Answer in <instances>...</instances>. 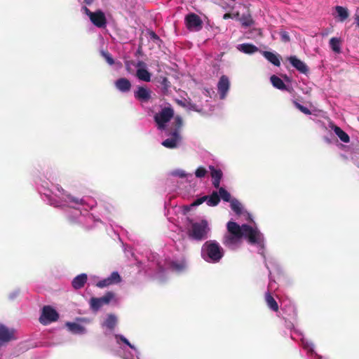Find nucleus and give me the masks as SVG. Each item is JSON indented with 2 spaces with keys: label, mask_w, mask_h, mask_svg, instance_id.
<instances>
[{
  "label": "nucleus",
  "mask_w": 359,
  "mask_h": 359,
  "mask_svg": "<svg viewBox=\"0 0 359 359\" xmlns=\"http://www.w3.org/2000/svg\"><path fill=\"white\" fill-rule=\"evenodd\" d=\"M226 228L228 234L224 236L222 241L225 246L232 247L236 245L243 237L247 238L250 244H259L262 241L260 232L248 224L240 226L235 222L229 221Z\"/></svg>",
  "instance_id": "obj_1"
},
{
  "label": "nucleus",
  "mask_w": 359,
  "mask_h": 359,
  "mask_svg": "<svg viewBox=\"0 0 359 359\" xmlns=\"http://www.w3.org/2000/svg\"><path fill=\"white\" fill-rule=\"evenodd\" d=\"M224 255V249L215 240L207 241L202 245L201 257L207 262L218 263Z\"/></svg>",
  "instance_id": "obj_2"
},
{
  "label": "nucleus",
  "mask_w": 359,
  "mask_h": 359,
  "mask_svg": "<svg viewBox=\"0 0 359 359\" xmlns=\"http://www.w3.org/2000/svg\"><path fill=\"white\" fill-rule=\"evenodd\" d=\"M210 230L208 221L203 219L199 222H192L187 235L193 240L202 241L208 238Z\"/></svg>",
  "instance_id": "obj_3"
},
{
  "label": "nucleus",
  "mask_w": 359,
  "mask_h": 359,
  "mask_svg": "<svg viewBox=\"0 0 359 359\" xmlns=\"http://www.w3.org/2000/svg\"><path fill=\"white\" fill-rule=\"evenodd\" d=\"M83 13L88 16L90 22L98 28H104L106 27L107 21L104 13L101 10H97L92 12L86 6L83 7Z\"/></svg>",
  "instance_id": "obj_4"
},
{
  "label": "nucleus",
  "mask_w": 359,
  "mask_h": 359,
  "mask_svg": "<svg viewBox=\"0 0 359 359\" xmlns=\"http://www.w3.org/2000/svg\"><path fill=\"white\" fill-rule=\"evenodd\" d=\"M114 298L115 294L111 291L107 292L101 297H91L89 302L90 308L93 311L97 312L103 306L108 305Z\"/></svg>",
  "instance_id": "obj_5"
},
{
  "label": "nucleus",
  "mask_w": 359,
  "mask_h": 359,
  "mask_svg": "<svg viewBox=\"0 0 359 359\" xmlns=\"http://www.w3.org/2000/svg\"><path fill=\"white\" fill-rule=\"evenodd\" d=\"M174 116V110L170 107H164L154 116V121L158 126V128L163 130L165 128V124L170 121Z\"/></svg>",
  "instance_id": "obj_6"
},
{
  "label": "nucleus",
  "mask_w": 359,
  "mask_h": 359,
  "mask_svg": "<svg viewBox=\"0 0 359 359\" xmlns=\"http://www.w3.org/2000/svg\"><path fill=\"white\" fill-rule=\"evenodd\" d=\"M186 27L191 32H198L203 28L201 18L194 13H188L184 18Z\"/></svg>",
  "instance_id": "obj_7"
},
{
  "label": "nucleus",
  "mask_w": 359,
  "mask_h": 359,
  "mask_svg": "<svg viewBox=\"0 0 359 359\" xmlns=\"http://www.w3.org/2000/svg\"><path fill=\"white\" fill-rule=\"evenodd\" d=\"M59 318L57 312L50 306H44L42 309L39 321L43 325H48L52 322H55Z\"/></svg>",
  "instance_id": "obj_8"
},
{
  "label": "nucleus",
  "mask_w": 359,
  "mask_h": 359,
  "mask_svg": "<svg viewBox=\"0 0 359 359\" xmlns=\"http://www.w3.org/2000/svg\"><path fill=\"white\" fill-rule=\"evenodd\" d=\"M229 88L230 82L228 76L222 75L217 83V90L219 94L220 99L223 100L226 97Z\"/></svg>",
  "instance_id": "obj_9"
},
{
  "label": "nucleus",
  "mask_w": 359,
  "mask_h": 359,
  "mask_svg": "<svg viewBox=\"0 0 359 359\" xmlns=\"http://www.w3.org/2000/svg\"><path fill=\"white\" fill-rule=\"evenodd\" d=\"M135 97L142 102H147L151 98V90L144 86H139L134 93Z\"/></svg>",
  "instance_id": "obj_10"
},
{
  "label": "nucleus",
  "mask_w": 359,
  "mask_h": 359,
  "mask_svg": "<svg viewBox=\"0 0 359 359\" xmlns=\"http://www.w3.org/2000/svg\"><path fill=\"white\" fill-rule=\"evenodd\" d=\"M172 137L170 138H168L163 141L162 145L168 149H175L178 146V143L181 140V136L180 135V132L177 130H174L172 134Z\"/></svg>",
  "instance_id": "obj_11"
},
{
  "label": "nucleus",
  "mask_w": 359,
  "mask_h": 359,
  "mask_svg": "<svg viewBox=\"0 0 359 359\" xmlns=\"http://www.w3.org/2000/svg\"><path fill=\"white\" fill-rule=\"evenodd\" d=\"M290 64L300 73L307 74L309 69L308 66L302 60L298 59L295 55L290 56L287 58Z\"/></svg>",
  "instance_id": "obj_12"
},
{
  "label": "nucleus",
  "mask_w": 359,
  "mask_h": 359,
  "mask_svg": "<svg viewBox=\"0 0 359 359\" xmlns=\"http://www.w3.org/2000/svg\"><path fill=\"white\" fill-rule=\"evenodd\" d=\"M14 330L8 329L4 325L0 323V341L8 342L14 339Z\"/></svg>",
  "instance_id": "obj_13"
},
{
  "label": "nucleus",
  "mask_w": 359,
  "mask_h": 359,
  "mask_svg": "<svg viewBox=\"0 0 359 359\" xmlns=\"http://www.w3.org/2000/svg\"><path fill=\"white\" fill-rule=\"evenodd\" d=\"M145 64L140 61L137 64L138 69L136 72V76L141 81L149 82L151 81V74L144 68Z\"/></svg>",
  "instance_id": "obj_14"
},
{
  "label": "nucleus",
  "mask_w": 359,
  "mask_h": 359,
  "mask_svg": "<svg viewBox=\"0 0 359 359\" xmlns=\"http://www.w3.org/2000/svg\"><path fill=\"white\" fill-rule=\"evenodd\" d=\"M210 175L212 178V185L216 189L219 188L223 173L220 169H216L214 166L210 165Z\"/></svg>",
  "instance_id": "obj_15"
},
{
  "label": "nucleus",
  "mask_w": 359,
  "mask_h": 359,
  "mask_svg": "<svg viewBox=\"0 0 359 359\" xmlns=\"http://www.w3.org/2000/svg\"><path fill=\"white\" fill-rule=\"evenodd\" d=\"M116 88L122 93H126L131 89V83L126 78H120L115 81Z\"/></svg>",
  "instance_id": "obj_16"
},
{
  "label": "nucleus",
  "mask_w": 359,
  "mask_h": 359,
  "mask_svg": "<svg viewBox=\"0 0 359 359\" xmlns=\"http://www.w3.org/2000/svg\"><path fill=\"white\" fill-rule=\"evenodd\" d=\"M87 280L88 277L86 273L79 274L73 279L72 285L76 290L81 289L85 285Z\"/></svg>",
  "instance_id": "obj_17"
},
{
  "label": "nucleus",
  "mask_w": 359,
  "mask_h": 359,
  "mask_svg": "<svg viewBox=\"0 0 359 359\" xmlns=\"http://www.w3.org/2000/svg\"><path fill=\"white\" fill-rule=\"evenodd\" d=\"M117 324V318L114 314H109L104 321L102 326L106 327L109 330H113Z\"/></svg>",
  "instance_id": "obj_18"
},
{
  "label": "nucleus",
  "mask_w": 359,
  "mask_h": 359,
  "mask_svg": "<svg viewBox=\"0 0 359 359\" xmlns=\"http://www.w3.org/2000/svg\"><path fill=\"white\" fill-rule=\"evenodd\" d=\"M263 55L268 61H269L273 65L276 67H279L280 65L279 56L274 54L273 53L270 51H264Z\"/></svg>",
  "instance_id": "obj_19"
},
{
  "label": "nucleus",
  "mask_w": 359,
  "mask_h": 359,
  "mask_svg": "<svg viewBox=\"0 0 359 359\" xmlns=\"http://www.w3.org/2000/svg\"><path fill=\"white\" fill-rule=\"evenodd\" d=\"M265 301L269 309L272 311L277 312L278 311V305L275 299L272 297L270 292H267L265 294Z\"/></svg>",
  "instance_id": "obj_20"
},
{
  "label": "nucleus",
  "mask_w": 359,
  "mask_h": 359,
  "mask_svg": "<svg viewBox=\"0 0 359 359\" xmlns=\"http://www.w3.org/2000/svg\"><path fill=\"white\" fill-rule=\"evenodd\" d=\"M66 326L69 330L74 334H83L85 332V327L76 323H67Z\"/></svg>",
  "instance_id": "obj_21"
},
{
  "label": "nucleus",
  "mask_w": 359,
  "mask_h": 359,
  "mask_svg": "<svg viewBox=\"0 0 359 359\" xmlns=\"http://www.w3.org/2000/svg\"><path fill=\"white\" fill-rule=\"evenodd\" d=\"M332 128L334 133L337 135V137L340 139L341 141L345 143L349 142V136L340 127L337 126H334Z\"/></svg>",
  "instance_id": "obj_22"
},
{
  "label": "nucleus",
  "mask_w": 359,
  "mask_h": 359,
  "mask_svg": "<svg viewBox=\"0 0 359 359\" xmlns=\"http://www.w3.org/2000/svg\"><path fill=\"white\" fill-rule=\"evenodd\" d=\"M330 46L336 53H341V39L340 38L332 37L330 40Z\"/></svg>",
  "instance_id": "obj_23"
},
{
  "label": "nucleus",
  "mask_w": 359,
  "mask_h": 359,
  "mask_svg": "<svg viewBox=\"0 0 359 359\" xmlns=\"http://www.w3.org/2000/svg\"><path fill=\"white\" fill-rule=\"evenodd\" d=\"M219 202L220 197L217 191H213L210 196H208L206 203L208 206H216L219 204Z\"/></svg>",
  "instance_id": "obj_24"
},
{
  "label": "nucleus",
  "mask_w": 359,
  "mask_h": 359,
  "mask_svg": "<svg viewBox=\"0 0 359 359\" xmlns=\"http://www.w3.org/2000/svg\"><path fill=\"white\" fill-rule=\"evenodd\" d=\"M270 80H271L272 85L275 88H276L279 90H285L287 88L285 83L278 76H277L276 75H273L271 76Z\"/></svg>",
  "instance_id": "obj_25"
},
{
  "label": "nucleus",
  "mask_w": 359,
  "mask_h": 359,
  "mask_svg": "<svg viewBox=\"0 0 359 359\" xmlns=\"http://www.w3.org/2000/svg\"><path fill=\"white\" fill-rule=\"evenodd\" d=\"M238 49L248 54L254 53L258 50V48L253 44L250 43H243L239 46Z\"/></svg>",
  "instance_id": "obj_26"
},
{
  "label": "nucleus",
  "mask_w": 359,
  "mask_h": 359,
  "mask_svg": "<svg viewBox=\"0 0 359 359\" xmlns=\"http://www.w3.org/2000/svg\"><path fill=\"white\" fill-rule=\"evenodd\" d=\"M335 10L338 14V16L341 22H344L348 18L349 13L346 8H344L341 6H337L335 7Z\"/></svg>",
  "instance_id": "obj_27"
},
{
  "label": "nucleus",
  "mask_w": 359,
  "mask_h": 359,
  "mask_svg": "<svg viewBox=\"0 0 359 359\" xmlns=\"http://www.w3.org/2000/svg\"><path fill=\"white\" fill-rule=\"evenodd\" d=\"M161 90L164 95H168L169 93V89L170 88V82L168 81V78L163 77L160 81Z\"/></svg>",
  "instance_id": "obj_28"
},
{
  "label": "nucleus",
  "mask_w": 359,
  "mask_h": 359,
  "mask_svg": "<svg viewBox=\"0 0 359 359\" xmlns=\"http://www.w3.org/2000/svg\"><path fill=\"white\" fill-rule=\"evenodd\" d=\"M170 267L172 270L180 272L183 271L186 268V263L184 261H182L180 262H172L170 263Z\"/></svg>",
  "instance_id": "obj_29"
},
{
  "label": "nucleus",
  "mask_w": 359,
  "mask_h": 359,
  "mask_svg": "<svg viewBox=\"0 0 359 359\" xmlns=\"http://www.w3.org/2000/svg\"><path fill=\"white\" fill-rule=\"evenodd\" d=\"M219 196L220 197V198H222L223 201H226V202H230L231 201V194L229 191H227L223 187H219Z\"/></svg>",
  "instance_id": "obj_30"
},
{
  "label": "nucleus",
  "mask_w": 359,
  "mask_h": 359,
  "mask_svg": "<svg viewBox=\"0 0 359 359\" xmlns=\"http://www.w3.org/2000/svg\"><path fill=\"white\" fill-rule=\"evenodd\" d=\"M231 203V209L237 214L241 215L242 212V205L241 203L236 199H232Z\"/></svg>",
  "instance_id": "obj_31"
},
{
  "label": "nucleus",
  "mask_w": 359,
  "mask_h": 359,
  "mask_svg": "<svg viewBox=\"0 0 359 359\" xmlns=\"http://www.w3.org/2000/svg\"><path fill=\"white\" fill-rule=\"evenodd\" d=\"M240 20L241 22L242 25L245 27H250L254 23V21L250 15H243L241 18Z\"/></svg>",
  "instance_id": "obj_32"
},
{
  "label": "nucleus",
  "mask_w": 359,
  "mask_h": 359,
  "mask_svg": "<svg viewBox=\"0 0 359 359\" xmlns=\"http://www.w3.org/2000/svg\"><path fill=\"white\" fill-rule=\"evenodd\" d=\"M108 278L111 281V284L118 283L121 281V278L119 273L116 271L112 272Z\"/></svg>",
  "instance_id": "obj_33"
},
{
  "label": "nucleus",
  "mask_w": 359,
  "mask_h": 359,
  "mask_svg": "<svg viewBox=\"0 0 359 359\" xmlns=\"http://www.w3.org/2000/svg\"><path fill=\"white\" fill-rule=\"evenodd\" d=\"M293 104H294V105L295 106L296 108H297L299 111H301L304 114H306V115L311 114V111H310L309 109H308L307 107L300 104L297 101L294 100L293 101Z\"/></svg>",
  "instance_id": "obj_34"
},
{
  "label": "nucleus",
  "mask_w": 359,
  "mask_h": 359,
  "mask_svg": "<svg viewBox=\"0 0 359 359\" xmlns=\"http://www.w3.org/2000/svg\"><path fill=\"white\" fill-rule=\"evenodd\" d=\"M208 173L207 170L204 167H198L195 171V175L198 178L204 177Z\"/></svg>",
  "instance_id": "obj_35"
},
{
  "label": "nucleus",
  "mask_w": 359,
  "mask_h": 359,
  "mask_svg": "<svg viewBox=\"0 0 359 359\" xmlns=\"http://www.w3.org/2000/svg\"><path fill=\"white\" fill-rule=\"evenodd\" d=\"M101 54L102 57L106 60L108 64L112 65L114 64V60L111 57V54L107 51H102Z\"/></svg>",
  "instance_id": "obj_36"
},
{
  "label": "nucleus",
  "mask_w": 359,
  "mask_h": 359,
  "mask_svg": "<svg viewBox=\"0 0 359 359\" xmlns=\"http://www.w3.org/2000/svg\"><path fill=\"white\" fill-rule=\"evenodd\" d=\"M110 285H112L111 281H110L108 278L100 280L96 283V286L100 288H103Z\"/></svg>",
  "instance_id": "obj_37"
},
{
  "label": "nucleus",
  "mask_w": 359,
  "mask_h": 359,
  "mask_svg": "<svg viewBox=\"0 0 359 359\" xmlns=\"http://www.w3.org/2000/svg\"><path fill=\"white\" fill-rule=\"evenodd\" d=\"M115 337H116V339H120L123 343H124L125 344L128 346L130 348L135 349V346L133 345H132L130 343V341L126 337H124L123 335L116 334Z\"/></svg>",
  "instance_id": "obj_38"
},
{
  "label": "nucleus",
  "mask_w": 359,
  "mask_h": 359,
  "mask_svg": "<svg viewBox=\"0 0 359 359\" xmlns=\"http://www.w3.org/2000/svg\"><path fill=\"white\" fill-rule=\"evenodd\" d=\"M172 175L178 176L181 178L186 177L187 176H191V174H187L184 170H177L172 172Z\"/></svg>",
  "instance_id": "obj_39"
},
{
  "label": "nucleus",
  "mask_w": 359,
  "mask_h": 359,
  "mask_svg": "<svg viewBox=\"0 0 359 359\" xmlns=\"http://www.w3.org/2000/svg\"><path fill=\"white\" fill-rule=\"evenodd\" d=\"M175 129L179 132L180 128L182 126V119L180 116H176L174 121Z\"/></svg>",
  "instance_id": "obj_40"
},
{
  "label": "nucleus",
  "mask_w": 359,
  "mask_h": 359,
  "mask_svg": "<svg viewBox=\"0 0 359 359\" xmlns=\"http://www.w3.org/2000/svg\"><path fill=\"white\" fill-rule=\"evenodd\" d=\"M208 199V196H202L199 198H197L196 201H194L192 203H191V206H197V205H199L201 204H202L203 203H204L205 201H206V200Z\"/></svg>",
  "instance_id": "obj_41"
},
{
  "label": "nucleus",
  "mask_w": 359,
  "mask_h": 359,
  "mask_svg": "<svg viewBox=\"0 0 359 359\" xmlns=\"http://www.w3.org/2000/svg\"><path fill=\"white\" fill-rule=\"evenodd\" d=\"M149 35L150 39L152 40L156 43H158V42H160L161 41L160 39L159 36L154 31H150L149 32Z\"/></svg>",
  "instance_id": "obj_42"
},
{
  "label": "nucleus",
  "mask_w": 359,
  "mask_h": 359,
  "mask_svg": "<svg viewBox=\"0 0 359 359\" xmlns=\"http://www.w3.org/2000/svg\"><path fill=\"white\" fill-rule=\"evenodd\" d=\"M281 40L283 42H288L290 40L288 33L285 31L280 32V33Z\"/></svg>",
  "instance_id": "obj_43"
},
{
  "label": "nucleus",
  "mask_w": 359,
  "mask_h": 359,
  "mask_svg": "<svg viewBox=\"0 0 359 359\" xmlns=\"http://www.w3.org/2000/svg\"><path fill=\"white\" fill-rule=\"evenodd\" d=\"M189 108L195 111H197V112H202L203 111V109L202 107H199L196 104H194V103H191V102H189Z\"/></svg>",
  "instance_id": "obj_44"
},
{
  "label": "nucleus",
  "mask_w": 359,
  "mask_h": 359,
  "mask_svg": "<svg viewBox=\"0 0 359 359\" xmlns=\"http://www.w3.org/2000/svg\"><path fill=\"white\" fill-rule=\"evenodd\" d=\"M67 198H69V201L73 202L76 204H83V200L81 198L74 197L71 195H68Z\"/></svg>",
  "instance_id": "obj_45"
},
{
  "label": "nucleus",
  "mask_w": 359,
  "mask_h": 359,
  "mask_svg": "<svg viewBox=\"0 0 359 359\" xmlns=\"http://www.w3.org/2000/svg\"><path fill=\"white\" fill-rule=\"evenodd\" d=\"M355 24L356 27L359 29V14L355 13L354 15Z\"/></svg>",
  "instance_id": "obj_46"
},
{
  "label": "nucleus",
  "mask_w": 359,
  "mask_h": 359,
  "mask_svg": "<svg viewBox=\"0 0 359 359\" xmlns=\"http://www.w3.org/2000/svg\"><path fill=\"white\" fill-rule=\"evenodd\" d=\"M203 93L207 97H211V90L207 88L203 90Z\"/></svg>",
  "instance_id": "obj_47"
},
{
  "label": "nucleus",
  "mask_w": 359,
  "mask_h": 359,
  "mask_svg": "<svg viewBox=\"0 0 359 359\" xmlns=\"http://www.w3.org/2000/svg\"><path fill=\"white\" fill-rule=\"evenodd\" d=\"M83 1L88 5H90L94 1V0H83Z\"/></svg>",
  "instance_id": "obj_48"
},
{
  "label": "nucleus",
  "mask_w": 359,
  "mask_h": 359,
  "mask_svg": "<svg viewBox=\"0 0 359 359\" xmlns=\"http://www.w3.org/2000/svg\"><path fill=\"white\" fill-rule=\"evenodd\" d=\"M229 17H230V14H229V13H226V14H224V19H226V18H229Z\"/></svg>",
  "instance_id": "obj_49"
}]
</instances>
